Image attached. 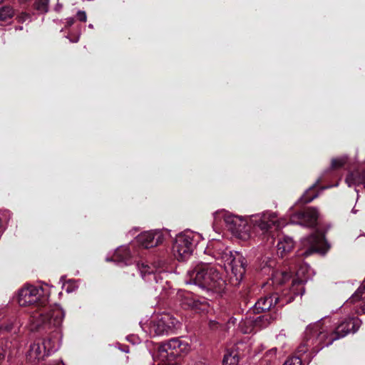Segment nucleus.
Instances as JSON below:
<instances>
[{
	"instance_id": "obj_1",
	"label": "nucleus",
	"mask_w": 365,
	"mask_h": 365,
	"mask_svg": "<svg viewBox=\"0 0 365 365\" xmlns=\"http://www.w3.org/2000/svg\"><path fill=\"white\" fill-rule=\"evenodd\" d=\"M360 325L361 321L356 317L346 319L336 327H332L330 319L327 318L309 324L306 327L302 342L298 347V352L300 354H306L307 351L312 354L317 353L349 333L356 332Z\"/></svg>"
},
{
	"instance_id": "obj_2",
	"label": "nucleus",
	"mask_w": 365,
	"mask_h": 365,
	"mask_svg": "<svg viewBox=\"0 0 365 365\" xmlns=\"http://www.w3.org/2000/svg\"><path fill=\"white\" fill-rule=\"evenodd\" d=\"M43 288L32 285L24 287L19 292L18 302L20 306L37 304L38 309L31 315L34 329L41 327H58L64 317V312L58 306L46 305L47 299L43 297Z\"/></svg>"
},
{
	"instance_id": "obj_3",
	"label": "nucleus",
	"mask_w": 365,
	"mask_h": 365,
	"mask_svg": "<svg viewBox=\"0 0 365 365\" xmlns=\"http://www.w3.org/2000/svg\"><path fill=\"white\" fill-rule=\"evenodd\" d=\"M185 282L215 294H222L226 287L222 274L213 265L202 262L192 264L187 270Z\"/></svg>"
},
{
	"instance_id": "obj_4",
	"label": "nucleus",
	"mask_w": 365,
	"mask_h": 365,
	"mask_svg": "<svg viewBox=\"0 0 365 365\" xmlns=\"http://www.w3.org/2000/svg\"><path fill=\"white\" fill-rule=\"evenodd\" d=\"M213 257L222 264L225 269H230L235 278L236 283H239L245 273V259L238 252L229 250L220 241H213L206 250Z\"/></svg>"
},
{
	"instance_id": "obj_5",
	"label": "nucleus",
	"mask_w": 365,
	"mask_h": 365,
	"mask_svg": "<svg viewBox=\"0 0 365 365\" xmlns=\"http://www.w3.org/2000/svg\"><path fill=\"white\" fill-rule=\"evenodd\" d=\"M297 264L292 265L289 267V269H293L292 272H295L297 279H294L292 282V294L290 297H283L280 298L277 294H274L271 296H266L264 297H261L255 304V309L257 312H265L270 309V308L277 304V303L282 302L281 306H283L284 304H287L294 300V297L298 293L294 289L296 286H298L302 284L304 282L307 281V277H305V274L308 272L309 267L307 265H302L297 269Z\"/></svg>"
},
{
	"instance_id": "obj_6",
	"label": "nucleus",
	"mask_w": 365,
	"mask_h": 365,
	"mask_svg": "<svg viewBox=\"0 0 365 365\" xmlns=\"http://www.w3.org/2000/svg\"><path fill=\"white\" fill-rule=\"evenodd\" d=\"M202 239V235L191 230L178 234L173 242L172 252L174 257L180 261H187L192 255L195 246Z\"/></svg>"
},
{
	"instance_id": "obj_7",
	"label": "nucleus",
	"mask_w": 365,
	"mask_h": 365,
	"mask_svg": "<svg viewBox=\"0 0 365 365\" xmlns=\"http://www.w3.org/2000/svg\"><path fill=\"white\" fill-rule=\"evenodd\" d=\"M189 350L187 342L180 338H173L159 345L155 360L157 365H173L172 362L176 356Z\"/></svg>"
},
{
	"instance_id": "obj_8",
	"label": "nucleus",
	"mask_w": 365,
	"mask_h": 365,
	"mask_svg": "<svg viewBox=\"0 0 365 365\" xmlns=\"http://www.w3.org/2000/svg\"><path fill=\"white\" fill-rule=\"evenodd\" d=\"M178 324V321L172 315L163 313L153 316L150 322L142 325V328L154 336L173 333Z\"/></svg>"
},
{
	"instance_id": "obj_9",
	"label": "nucleus",
	"mask_w": 365,
	"mask_h": 365,
	"mask_svg": "<svg viewBox=\"0 0 365 365\" xmlns=\"http://www.w3.org/2000/svg\"><path fill=\"white\" fill-rule=\"evenodd\" d=\"M215 217H222L227 229L237 238L247 240L250 237V226L247 220L226 211L215 213Z\"/></svg>"
},
{
	"instance_id": "obj_10",
	"label": "nucleus",
	"mask_w": 365,
	"mask_h": 365,
	"mask_svg": "<svg viewBox=\"0 0 365 365\" xmlns=\"http://www.w3.org/2000/svg\"><path fill=\"white\" fill-rule=\"evenodd\" d=\"M59 347L58 338H47L35 341L30 346L28 359L36 362L43 359L46 356L58 350Z\"/></svg>"
},
{
	"instance_id": "obj_11",
	"label": "nucleus",
	"mask_w": 365,
	"mask_h": 365,
	"mask_svg": "<svg viewBox=\"0 0 365 365\" xmlns=\"http://www.w3.org/2000/svg\"><path fill=\"white\" fill-rule=\"evenodd\" d=\"M324 235L317 231L308 237L302 239L298 253L301 256L308 257L313 253H325L327 250Z\"/></svg>"
},
{
	"instance_id": "obj_12",
	"label": "nucleus",
	"mask_w": 365,
	"mask_h": 365,
	"mask_svg": "<svg viewBox=\"0 0 365 365\" xmlns=\"http://www.w3.org/2000/svg\"><path fill=\"white\" fill-rule=\"evenodd\" d=\"M137 267L143 279L149 283L155 290L160 291L165 289L167 281H164V273L154 271L153 267L144 262L138 264Z\"/></svg>"
},
{
	"instance_id": "obj_13",
	"label": "nucleus",
	"mask_w": 365,
	"mask_h": 365,
	"mask_svg": "<svg viewBox=\"0 0 365 365\" xmlns=\"http://www.w3.org/2000/svg\"><path fill=\"white\" fill-rule=\"evenodd\" d=\"M250 220L255 226L258 227L263 232H267L272 225L279 229L286 225L284 220L277 219L274 212L268 211L252 215Z\"/></svg>"
},
{
	"instance_id": "obj_14",
	"label": "nucleus",
	"mask_w": 365,
	"mask_h": 365,
	"mask_svg": "<svg viewBox=\"0 0 365 365\" xmlns=\"http://www.w3.org/2000/svg\"><path fill=\"white\" fill-rule=\"evenodd\" d=\"M136 240L140 246L148 249L162 244L164 235L160 230L147 231L138 235Z\"/></svg>"
},
{
	"instance_id": "obj_15",
	"label": "nucleus",
	"mask_w": 365,
	"mask_h": 365,
	"mask_svg": "<svg viewBox=\"0 0 365 365\" xmlns=\"http://www.w3.org/2000/svg\"><path fill=\"white\" fill-rule=\"evenodd\" d=\"M182 304L199 313L207 312L210 308L208 302L205 299H197L189 293L183 296Z\"/></svg>"
},
{
	"instance_id": "obj_16",
	"label": "nucleus",
	"mask_w": 365,
	"mask_h": 365,
	"mask_svg": "<svg viewBox=\"0 0 365 365\" xmlns=\"http://www.w3.org/2000/svg\"><path fill=\"white\" fill-rule=\"evenodd\" d=\"M297 216L300 220L299 224L308 227H312L317 224L319 214L316 208L308 207L303 212L297 213Z\"/></svg>"
},
{
	"instance_id": "obj_17",
	"label": "nucleus",
	"mask_w": 365,
	"mask_h": 365,
	"mask_svg": "<svg viewBox=\"0 0 365 365\" xmlns=\"http://www.w3.org/2000/svg\"><path fill=\"white\" fill-rule=\"evenodd\" d=\"M107 261H113L118 265H127L130 263V253L125 246L119 247L113 255V257L106 259Z\"/></svg>"
},
{
	"instance_id": "obj_18",
	"label": "nucleus",
	"mask_w": 365,
	"mask_h": 365,
	"mask_svg": "<svg viewBox=\"0 0 365 365\" xmlns=\"http://www.w3.org/2000/svg\"><path fill=\"white\" fill-rule=\"evenodd\" d=\"M294 247L292 238L283 237L279 240L277 243V254L283 257L287 252H290Z\"/></svg>"
},
{
	"instance_id": "obj_19",
	"label": "nucleus",
	"mask_w": 365,
	"mask_h": 365,
	"mask_svg": "<svg viewBox=\"0 0 365 365\" xmlns=\"http://www.w3.org/2000/svg\"><path fill=\"white\" fill-rule=\"evenodd\" d=\"M346 183L349 187L363 184L365 187V171L360 175L358 171L351 173L346 178Z\"/></svg>"
},
{
	"instance_id": "obj_20",
	"label": "nucleus",
	"mask_w": 365,
	"mask_h": 365,
	"mask_svg": "<svg viewBox=\"0 0 365 365\" xmlns=\"http://www.w3.org/2000/svg\"><path fill=\"white\" fill-rule=\"evenodd\" d=\"M291 276V272L277 271L272 274V280L273 284L281 285L289 280Z\"/></svg>"
},
{
	"instance_id": "obj_21",
	"label": "nucleus",
	"mask_w": 365,
	"mask_h": 365,
	"mask_svg": "<svg viewBox=\"0 0 365 365\" xmlns=\"http://www.w3.org/2000/svg\"><path fill=\"white\" fill-rule=\"evenodd\" d=\"M359 299H365V279L355 293L349 298V301L354 303Z\"/></svg>"
},
{
	"instance_id": "obj_22",
	"label": "nucleus",
	"mask_w": 365,
	"mask_h": 365,
	"mask_svg": "<svg viewBox=\"0 0 365 365\" xmlns=\"http://www.w3.org/2000/svg\"><path fill=\"white\" fill-rule=\"evenodd\" d=\"M14 15V10L10 6L0 8V21H4L11 19Z\"/></svg>"
},
{
	"instance_id": "obj_23",
	"label": "nucleus",
	"mask_w": 365,
	"mask_h": 365,
	"mask_svg": "<svg viewBox=\"0 0 365 365\" xmlns=\"http://www.w3.org/2000/svg\"><path fill=\"white\" fill-rule=\"evenodd\" d=\"M238 362V357L234 351H227L224 355L222 364L223 365H237Z\"/></svg>"
},
{
	"instance_id": "obj_24",
	"label": "nucleus",
	"mask_w": 365,
	"mask_h": 365,
	"mask_svg": "<svg viewBox=\"0 0 365 365\" xmlns=\"http://www.w3.org/2000/svg\"><path fill=\"white\" fill-rule=\"evenodd\" d=\"M35 7L38 11L46 13L48 8V0H36Z\"/></svg>"
},
{
	"instance_id": "obj_25",
	"label": "nucleus",
	"mask_w": 365,
	"mask_h": 365,
	"mask_svg": "<svg viewBox=\"0 0 365 365\" xmlns=\"http://www.w3.org/2000/svg\"><path fill=\"white\" fill-rule=\"evenodd\" d=\"M346 162V157H340L337 158H334L331 160V167L332 169H338L342 167Z\"/></svg>"
},
{
	"instance_id": "obj_26",
	"label": "nucleus",
	"mask_w": 365,
	"mask_h": 365,
	"mask_svg": "<svg viewBox=\"0 0 365 365\" xmlns=\"http://www.w3.org/2000/svg\"><path fill=\"white\" fill-rule=\"evenodd\" d=\"M301 364H302V359L299 356H293V357L289 358L283 364V365H301Z\"/></svg>"
},
{
	"instance_id": "obj_27",
	"label": "nucleus",
	"mask_w": 365,
	"mask_h": 365,
	"mask_svg": "<svg viewBox=\"0 0 365 365\" xmlns=\"http://www.w3.org/2000/svg\"><path fill=\"white\" fill-rule=\"evenodd\" d=\"M312 189V187H310V189L309 190L307 191V192L301 197V201L303 202V203H308V202H310L311 201H312L314 198H316L317 197V194H314L310 197L307 196L308 195V192H309V190H311Z\"/></svg>"
},
{
	"instance_id": "obj_28",
	"label": "nucleus",
	"mask_w": 365,
	"mask_h": 365,
	"mask_svg": "<svg viewBox=\"0 0 365 365\" xmlns=\"http://www.w3.org/2000/svg\"><path fill=\"white\" fill-rule=\"evenodd\" d=\"M77 16H78V19H79L81 21H83V22H86V21L87 16H86V12H85V11H79L77 13Z\"/></svg>"
},
{
	"instance_id": "obj_29",
	"label": "nucleus",
	"mask_w": 365,
	"mask_h": 365,
	"mask_svg": "<svg viewBox=\"0 0 365 365\" xmlns=\"http://www.w3.org/2000/svg\"><path fill=\"white\" fill-rule=\"evenodd\" d=\"M276 353H277V349L272 348L266 352V356L269 357V360H271L272 359V357H274L276 355Z\"/></svg>"
},
{
	"instance_id": "obj_30",
	"label": "nucleus",
	"mask_w": 365,
	"mask_h": 365,
	"mask_svg": "<svg viewBox=\"0 0 365 365\" xmlns=\"http://www.w3.org/2000/svg\"><path fill=\"white\" fill-rule=\"evenodd\" d=\"M241 330L243 333L245 334H247V333H250L252 331V327H247L245 329L242 328V327L241 326Z\"/></svg>"
},
{
	"instance_id": "obj_31",
	"label": "nucleus",
	"mask_w": 365,
	"mask_h": 365,
	"mask_svg": "<svg viewBox=\"0 0 365 365\" xmlns=\"http://www.w3.org/2000/svg\"><path fill=\"white\" fill-rule=\"evenodd\" d=\"M73 21H74V20L73 18H70V19H67V24L69 26L72 25L73 24Z\"/></svg>"
},
{
	"instance_id": "obj_32",
	"label": "nucleus",
	"mask_w": 365,
	"mask_h": 365,
	"mask_svg": "<svg viewBox=\"0 0 365 365\" xmlns=\"http://www.w3.org/2000/svg\"><path fill=\"white\" fill-rule=\"evenodd\" d=\"M215 324H216V322L215 321H210V324H209L210 328H214Z\"/></svg>"
},
{
	"instance_id": "obj_33",
	"label": "nucleus",
	"mask_w": 365,
	"mask_h": 365,
	"mask_svg": "<svg viewBox=\"0 0 365 365\" xmlns=\"http://www.w3.org/2000/svg\"><path fill=\"white\" fill-rule=\"evenodd\" d=\"M88 27H89V28H91V29H92L93 26V25H92V24H89V25H88Z\"/></svg>"
},
{
	"instance_id": "obj_34",
	"label": "nucleus",
	"mask_w": 365,
	"mask_h": 365,
	"mask_svg": "<svg viewBox=\"0 0 365 365\" xmlns=\"http://www.w3.org/2000/svg\"><path fill=\"white\" fill-rule=\"evenodd\" d=\"M352 212L353 213H356V210H355L354 209L352 210Z\"/></svg>"
},
{
	"instance_id": "obj_35",
	"label": "nucleus",
	"mask_w": 365,
	"mask_h": 365,
	"mask_svg": "<svg viewBox=\"0 0 365 365\" xmlns=\"http://www.w3.org/2000/svg\"><path fill=\"white\" fill-rule=\"evenodd\" d=\"M362 311L365 314V307L362 309Z\"/></svg>"
},
{
	"instance_id": "obj_36",
	"label": "nucleus",
	"mask_w": 365,
	"mask_h": 365,
	"mask_svg": "<svg viewBox=\"0 0 365 365\" xmlns=\"http://www.w3.org/2000/svg\"><path fill=\"white\" fill-rule=\"evenodd\" d=\"M2 1H3V0H0V3L2 2Z\"/></svg>"
}]
</instances>
